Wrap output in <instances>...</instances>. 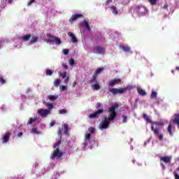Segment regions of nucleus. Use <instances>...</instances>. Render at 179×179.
Segmentation results:
<instances>
[{"instance_id": "1", "label": "nucleus", "mask_w": 179, "mask_h": 179, "mask_svg": "<svg viewBox=\"0 0 179 179\" xmlns=\"http://www.w3.org/2000/svg\"><path fill=\"white\" fill-rule=\"evenodd\" d=\"M143 118L145 120V121H146V122H148L149 124H152L151 131H152V132L156 136H158V139H159V141H163V138H164L163 134H160V130L159 129V128L157 127L155 128V126H154V125L162 126L163 125V123L160 122L152 121V120L149 118V116H148L146 113L143 114Z\"/></svg>"}, {"instance_id": "2", "label": "nucleus", "mask_w": 179, "mask_h": 179, "mask_svg": "<svg viewBox=\"0 0 179 179\" xmlns=\"http://www.w3.org/2000/svg\"><path fill=\"white\" fill-rule=\"evenodd\" d=\"M59 145H61V141H59L58 142L55 143L54 148L55 150L53 151V153L52 155V159H57V160H58V159H61V157L64 156V152L59 150Z\"/></svg>"}, {"instance_id": "3", "label": "nucleus", "mask_w": 179, "mask_h": 179, "mask_svg": "<svg viewBox=\"0 0 179 179\" xmlns=\"http://www.w3.org/2000/svg\"><path fill=\"white\" fill-rule=\"evenodd\" d=\"M132 89V86L128 85L126 87L123 88H108V92L112 93V94L115 95V94H122V93H125L127 92V90H131Z\"/></svg>"}, {"instance_id": "4", "label": "nucleus", "mask_w": 179, "mask_h": 179, "mask_svg": "<svg viewBox=\"0 0 179 179\" xmlns=\"http://www.w3.org/2000/svg\"><path fill=\"white\" fill-rule=\"evenodd\" d=\"M118 105L112 106L109 108V113H110L107 118V120L110 122V121H114L115 117H117V112L115 111L116 108H118Z\"/></svg>"}, {"instance_id": "5", "label": "nucleus", "mask_w": 179, "mask_h": 179, "mask_svg": "<svg viewBox=\"0 0 179 179\" xmlns=\"http://www.w3.org/2000/svg\"><path fill=\"white\" fill-rule=\"evenodd\" d=\"M103 113H104V109H103V108L99 109L98 110L95 111L94 113H90L88 115V118H90V120L99 118L100 117V114H103Z\"/></svg>"}, {"instance_id": "6", "label": "nucleus", "mask_w": 179, "mask_h": 179, "mask_svg": "<svg viewBox=\"0 0 179 179\" xmlns=\"http://www.w3.org/2000/svg\"><path fill=\"white\" fill-rule=\"evenodd\" d=\"M110 127V122L107 120V117H105L99 125V128L101 131L103 129H107Z\"/></svg>"}, {"instance_id": "7", "label": "nucleus", "mask_w": 179, "mask_h": 179, "mask_svg": "<svg viewBox=\"0 0 179 179\" xmlns=\"http://www.w3.org/2000/svg\"><path fill=\"white\" fill-rule=\"evenodd\" d=\"M80 17H83V14H78V13L74 14V15H71V17L69 20V23H73L75 22V20H78V19H80Z\"/></svg>"}, {"instance_id": "8", "label": "nucleus", "mask_w": 179, "mask_h": 179, "mask_svg": "<svg viewBox=\"0 0 179 179\" xmlns=\"http://www.w3.org/2000/svg\"><path fill=\"white\" fill-rule=\"evenodd\" d=\"M172 122L175 124L179 128V113H175L173 115V118L172 119Z\"/></svg>"}, {"instance_id": "9", "label": "nucleus", "mask_w": 179, "mask_h": 179, "mask_svg": "<svg viewBox=\"0 0 179 179\" xmlns=\"http://www.w3.org/2000/svg\"><path fill=\"white\" fill-rule=\"evenodd\" d=\"M172 157L170 156H164L160 157V162H164L165 164H167L171 162Z\"/></svg>"}, {"instance_id": "10", "label": "nucleus", "mask_w": 179, "mask_h": 179, "mask_svg": "<svg viewBox=\"0 0 179 179\" xmlns=\"http://www.w3.org/2000/svg\"><path fill=\"white\" fill-rule=\"evenodd\" d=\"M46 107L48 109L45 110V115H48V114L51 113V110H52V108H54V104L50 103H46Z\"/></svg>"}, {"instance_id": "11", "label": "nucleus", "mask_w": 179, "mask_h": 179, "mask_svg": "<svg viewBox=\"0 0 179 179\" xmlns=\"http://www.w3.org/2000/svg\"><path fill=\"white\" fill-rule=\"evenodd\" d=\"M67 36H69V37H71V41L72 43H73V44H77L78 38H76V36H75V34H73V33L68 32Z\"/></svg>"}, {"instance_id": "12", "label": "nucleus", "mask_w": 179, "mask_h": 179, "mask_svg": "<svg viewBox=\"0 0 179 179\" xmlns=\"http://www.w3.org/2000/svg\"><path fill=\"white\" fill-rule=\"evenodd\" d=\"M48 38L46 39V43H54L55 40V36L50 35V34H47Z\"/></svg>"}, {"instance_id": "13", "label": "nucleus", "mask_w": 179, "mask_h": 179, "mask_svg": "<svg viewBox=\"0 0 179 179\" xmlns=\"http://www.w3.org/2000/svg\"><path fill=\"white\" fill-rule=\"evenodd\" d=\"M118 83H121V79H113L109 82V86H114V85H117Z\"/></svg>"}, {"instance_id": "14", "label": "nucleus", "mask_w": 179, "mask_h": 179, "mask_svg": "<svg viewBox=\"0 0 179 179\" xmlns=\"http://www.w3.org/2000/svg\"><path fill=\"white\" fill-rule=\"evenodd\" d=\"M10 136V132H6L4 136L2 137V139L4 143H6V142H9V137Z\"/></svg>"}, {"instance_id": "15", "label": "nucleus", "mask_w": 179, "mask_h": 179, "mask_svg": "<svg viewBox=\"0 0 179 179\" xmlns=\"http://www.w3.org/2000/svg\"><path fill=\"white\" fill-rule=\"evenodd\" d=\"M137 92L138 94H140V96H143V97H144V96H146V94H148V93H146L145 90H142V88L141 87L137 88Z\"/></svg>"}, {"instance_id": "16", "label": "nucleus", "mask_w": 179, "mask_h": 179, "mask_svg": "<svg viewBox=\"0 0 179 179\" xmlns=\"http://www.w3.org/2000/svg\"><path fill=\"white\" fill-rule=\"evenodd\" d=\"M167 131L169 132L170 136H174V134H173V125H171V124H169Z\"/></svg>"}, {"instance_id": "17", "label": "nucleus", "mask_w": 179, "mask_h": 179, "mask_svg": "<svg viewBox=\"0 0 179 179\" xmlns=\"http://www.w3.org/2000/svg\"><path fill=\"white\" fill-rule=\"evenodd\" d=\"M22 41H29L31 38V35L30 34L24 35L21 37Z\"/></svg>"}, {"instance_id": "18", "label": "nucleus", "mask_w": 179, "mask_h": 179, "mask_svg": "<svg viewBox=\"0 0 179 179\" xmlns=\"http://www.w3.org/2000/svg\"><path fill=\"white\" fill-rule=\"evenodd\" d=\"M120 48H122L124 52H129L131 51V47L128 45H120Z\"/></svg>"}, {"instance_id": "19", "label": "nucleus", "mask_w": 179, "mask_h": 179, "mask_svg": "<svg viewBox=\"0 0 179 179\" xmlns=\"http://www.w3.org/2000/svg\"><path fill=\"white\" fill-rule=\"evenodd\" d=\"M109 8H110V10L112 11V13H113V15L118 14V10H117V7L115 6H110Z\"/></svg>"}, {"instance_id": "20", "label": "nucleus", "mask_w": 179, "mask_h": 179, "mask_svg": "<svg viewBox=\"0 0 179 179\" xmlns=\"http://www.w3.org/2000/svg\"><path fill=\"white\" fill-rule=\"evenodd\" d=\"M38 120V118H37V117H36L34 118L30 117L27 122V125H31V124H33V122H36V121H37Z\"/></svg>"}, {"instance_id": "21", "label": "nucleus", "mask_w": 179, "mask_h": 179, "mask_svg": "<svg viewBox=\"0 0 179 179\" xmlns=\"http://www.w3.org/2000/svg\"><path fill=\"white\" fill-rule=\"evenodd\" d=\"M94 50H96L97 54H103V48L101 46H96L94 48Z\"/></svg>"}, {"instance_id": "22", "label": "nucleus", "mask_w": 179, "mask_h": 179, "mask_svg": "<svg viewBox=\"0 0 179 179\" xmlns=\"http://www.w3.org/2000/svg\"><path fill=\"white\" fill-rule=\"evenodd\" d=\"M91 87H92V89H93L94 90H100V89H101L100 85H99L98 83H96L95 84L92 85H91Z\"/></svg>"}, {"instance_id": "23", "label": "nucleus", "mask_w": 179, "mask_h": 179, "mask_svg": "<svg viewBox=\"0 0 179 179\" xmlns=\"http://www.w3.org/2000/svg\"><path fill=\"white\" fill-rule=\"evenodd\" d=\"M38 41V37L37 36H32L31 39L29 41V44H36L37 41Z\"/></svg>"}, {"instance_id": "24", "label": "nucleus", "mask_w": 179, "mask_h": 179, "mask_svg": "<svg viewBox=\"0 0 179 179\" xmlns=\"http://www.w3.org/2000/svg\"><path fill=\"white\" fill-rule=\"evenodd\" d=\"M38 114L44 118V117H45V110L41 108L38 109Z\"/></svg>"}, {"instance_id": "25", "label": "nucleus", "mask_w": 179, "mask_h": 179, "mask_svg": "<svg viewBox=\"0 0 179 179\" xmlns=\"http://www.w3.org/2000/svg\"><path fill=\"white\" fill-rule=\"evenodd\" d=\"M88 83H97V76L93 74L92 78L88 82Z\"/></svg>"}, {"instance_id": "26", "label": "nucleus", "mask_w": 179, "mask_h": 179, "mask_svg": "<svg viewBox=\"0 0 179 179\" xmlns=\"http://www.w3.org/2000/svg\"><path fill=\"white\" fill-rule=\"evenodd\" d=\"M83 26L86 29V30L90 31V25H89V22H87L86 20L83 22Z\"/></svg>"}, {"instance_id": "27", "label": "nucleus", "mask_w": 179, "mask_h": 179, "mask_svg": "<svg viewBox=\"0 0 179 179\" xmlns=\"http://www.w3.org/2000/svg\"><path fill=\"white\" fill-rule=\"evenodd\" d=\"M68 132H69V127L68 126V124H64L63 134L64 135H68Z\"/></svg>"}, {"instance_id": "28", "label": "nucleus", "mask_w": 179, "mask_h": 179, "mask_svg": "<svg viewBox=\"0 0 179 179\" xmlns=\"http://www.w3.org/2000/svg\"><path fill=\"white\" fill-rule=\"evenodd\" d=\"M48 99H49V100H50V101H55V100H57V99H58V96H57L55 95H48Z\"/></svg>"}, {"instance_id": "29", "label": "nucleus", "mask_w": 179, "mask_h": 179, "mask_svg": "<svg viewBox=\"0 0 179 179\" xmlns=\"http://www.w3.org/2000/svg\"><path fill=\"white\" fill-rule=\"evenodd\" d=\"M59 90L60 92H66V90H68V87H66V85H60Z\"/></svg>"}, {"instance_id": "30", "label": "nucleus", "mask_w": 179, "mask_h": 179, "mask_svg": "<svg viewBox=\"0 0 179 179\" xmlns=\"http://www.w3.org/2000/svg\"><path fill=\"white\" fill-rule=\"evenodd\" d=\"M62 131H64V128H62V127H59L57 134H58V135H59V136H60V139H59L60 142H61V139H62V136H61L62 135Z\"/></svg>"}, {"instance_id": "31", "label": "nucleus", "mask_w": 179, "mask_h": 179, "mask_svg": "<svg viewBox=\"0 0 179 179\" xmlns=\"http://www.w3.org/2000/svg\"><path fill=\"white\" fill-rule=\"evenodd\" d=\"M157 92L152 91L151 93L150 99H157Z\"/></svg>"}, {"instance_id": "32", "label": "nucleus", "mask_w": 179, "mask_h": 179, "mask_svg": "<svg viewBox=\"0 0 179 179\" xmlns=\"http://www.w3.org/2000/svg\"><path fill=\"white\" fill-rule=\"evenodd\" d=\"M148 2H150V5L154 6V5H157V2H159V0H148Z\"/></svg>"}, {"instance_id": "33", "label": "nucleus", "mask_w": 179, "mask_h": 179, "mask_svg": "<svg viewBox=\"0 0 179 179\" xmlns=\"http://www.w3.org/2000/svg\"><path fill=\"white\" fill-rule=\"evenodd\" d=\"M54 43H55V44L57 45H59V44H61L62 41H61V39L59 38H55V41H54Z\"/></svg>"}, {"instance_id": "34", "label": "nucleus", "mask_w": 179, "mask_h": 179, "mask_svg": "<svg viewBox=\"0 0 179 179\" xmlns=\"http://www.w3.org/2000/svg\"><path fill=\"white\" fill-rule=\"evenodd\" d=\"M54 85H55V86H56V87H58V86H59V85H61V80H59V79L55 80L54 82Z\"/></svg>"}, {"instance_id": "35", "label": "nucleus", "mask_w": 179, "mask_h": 179, "mask_svg": "<svg viewBox=\"0 0 179 179\" xmlns=\"http://www.w3.org/2000/svg\"><path fill=\"white\" fill-rule=\"evenodd\" d=\"M103 68H100L98 69L95 71V72L94 73V75H95L96 76H97V75H99V73H100V72L103 71Z\"/></svg>"}, {"instance_id": "36", "label": "nucleus", "mask_w": 179, "mask_h": 179, "mask_svg": "<svg viewBox=\"0 0 179 179\" xmlns=\"http://www.w3.org/2000/svg\"><path fill=\"white\" fill-rule=\"evenodd\" d=\"M52 73H54L53 71L48 69L46 70L47 76H51V75H52Z\"/></svg>"}, {"instance_id": "37", "label": "nucleus", "mask_w": 179, "mask_h": 179, "mask_svg": "<svg viewBox=\"0 0 179 179\" xmlns=\"http://www.w3.org/2000/svg\"><path fill=\"white\" fill-rule=\"evenodd\" d=\"M88 131L90 134H94V132H96V129L94 127H89Z\"/></svg>"}, {"instance_id": "38", "label": "nucleus", "mask_w": 179, "mask_h": 179, "mask_svg": "<svg viewBox=\"0 0 179 179\" xmlns=\"http://www.w3.org/2000/svg\"><path fill=\"white\" fill-rule=\"evenodd\" d=\"M69 65H71V66H73V65H75V59H70L69 60Z\"/></svg>"}, {"instance_id": "39", "label": "nucleus", "mask_w": 179, "mask_h": 179, "mask_svg": "<svg viewBox=\"0 0 179 179\" xmlns=\"http://www.w3.org/2000/svg\"><path fill=\"white\" fill-rule=\"evenodd\" d=\"M0 83L2 85H5L6 83V80L3 79V77L2 76H0Z\"/></svg>"}, {"instance_id": "40", "label": "nucleus", "mask_w": 179, "mask_h": 179, "mask_svg": "<svg viewBox=\"0 0 179 179\" xmlns=\"http://www.w3.org/2000/svg\"><path fill=\"white\" fill-rule=\"evenodd\" d=\"M66 113H68L66 109H61L59 110V114H66Z\"/></svg>"}, {"instance_id": "41", "label": "nucleus", "mask_w": 179, "mask_h": 179, "mask_svg": "<svg viewBox=\"0 0 179 179\" xmlns=\"http://www.w3.org/2000/svg\"><path fill=\"white\" fill-rule=\"evenodd\" d=\"M91 138H92V134H85V141H88Z\"/></svg>"}, {"instance_id": "42", "label": "nucleus", "mask_w": 179, "mask_h": 179, "mask_svg": "<svg viewBox=\"0 0 179 179\" xmlns=\"http://www.w3.org/2000/svg\"><path fill=\"white\" fill-rule=\"evenodd\" d=\"M60 76H62L63 79H65V78H66V71L60 73Z\"/></svg>"}, {"instance_id": "43", "label": "nucleus", "mask_w": 179, "mask_h": 179, "mask_svg": "<svg viewBox=\"0 0 179 179\" xmlns=\"http://www.w3.org/2000/svg\"><path fill=\"white\" fill-rule=\"evenodd\" d=\"M127 120H128V117L127 116H122V122L124 124L127 122Z\"/></svg>"}, {"instance_id": "44", "label": "nucleus", "mask_w": 179, "mask_h": 179, "mask_svg": "<svg viewBox=\"0 0 179 179\" xmlns=\"http://www.w3.org/2000/svg\"><path fill=\"white\" fill-rule=\"evenodd\" d=\"M62 52L64 55H68V54L69 53V50L68 49H63Z\"/></svg>"}, {"instance_id": "45", "label": "nucleus", "mask_w": 179, "mask_h": 179, "mask_svg": "<svg viewBox=\"0 0 179 179\" xmlns=\"http://www.w3.org/2000/svg\"><path fill=\"white\" fill-rule=\"evenodd\" d=\"M36 2V0H29L27 3V6H30V5H31V3H34Z\"/></svg>"}, {"instance_id": "46", "label": "nucleus", "mask_w": 179, "mask_h": 179, "mask_svg": "<svg viewBox=\"0 0 179 179\" xmlns=\"http://www.w3.org/2000/svg\"><path fill=\"white\" fill-rule=\"evenodd\" d=\"M173 175H174L175 179H179V175L176 171L173 172Z\"/></svg>"}, {"instance_id": "47", "label": "nucleus", "mask_w": 179, "mask_h": 179, "mask_svg": "<svg viewBox=\"0 0 179 179\" xmlns=\"http://www.w3.org/2000/svg\"><path fill=\"white\" fill-rule=\"evenodd\" d=\"M68 82H69V77H66L64 80V85H67Z\"/></svg>"}, {"instance_id": "48", "label": "nucleus", "mask_w": 179, "mask_h": 179, "mask_svg": "<svg viewBox=\"0 0 179 179\" xmlns=\"http://www.w3.org/2000/svg\"><path fill=\"white\" fill-rule=\"evenodd\" d=\"M31 132L32 134H38V132L37 131V129L36 128L32 129Z\"/></svg>"}, {"instance_id": "49", "label": "nucleus", "mask_w": 179, "mask_h": 179, "mask_svg": "<svg viewBox=\"0 0 179 179\" xmlns=\"http://www.w3.org/2000/svg\"><path fill=\"white\" fill-rule=\"evenodd\" d=\"M23 136V132L20 131V132H18L17 134V136L18 138H20V136Z\"/></svg>"}, {"instance_id": "50", "label": "nucleus", "mask_w": 179, "mask_h": 179, "mask_svg": "<svg viewBox=\"0 0 179 179\" xmlns=\"http://www.w3.org/2000/svg\"><path fill=\"white\" fill-rule=\"evenodd\" d=\"M110 2H113V0H107L105 3V5L107 6Z\"/></svg>"}, {"instance_id": "51", "label": "nucleus", "mask_w": 179, "mask_h": 179, "mask_svg": "<svg viewBox=\"0 0 179 179\" xmlns=\"http://www.w3.org/2000/svg\"><path fill=\"white\" fill-rule=\"evenodd\" d=\"M160 166H161V167L163 169V170H166V166L164 165V164L161 163V164H160Z\"/></svg>"}, {"instance_id": "52", "label": "nucleus", "mask_w": 179, "mask_h": 179, "mask_svg": "<svg viewBox=\"0 0 179 179\" xmlns=\"http://www.w3.org/2000/svg\"><path fill=\"white\" fill-rule=\"evenodd\" d=\"M101 107V104L100 103H96V108H100Z\"/></svg>"}, {"instance_id": "53", "label": "nucleus", "mask_w": 179, "mask_h": 179, "mask_svg": "<svg viewBox=\"0 0 179 179\" xmlns=\"http://www.w3.org/2000/svg\"><path fill=\"white\" fill-rule=\"evenodd\" d=\"M54 125H55V124L54 123V122H51L50 123V127H54Z\"/></svg>"}, {"instance_id": "54", "label": "nucleus", "mask_w": 179, "mask_h": 179, "mask_svg": "<svg viewBox=\"0 0 179 179\" xmlns=\"http://www.w3.org/2000/svg\"><path fill=\"white\" fill-rule=\"evenodd\" d=\"M63 68L64 69H68L69 67L67 65L63 64Z\"/></svg>"}, {"instance_id": "55", "label": "nucleus", "mask_w": 179, "mask_h": 179, "mask_svg": "<svg viewBox=\"0 0 179 179\" xmlns=\"http://www.w3.org/2000/svg\"><path fill=\"white\" fill-rule=\"evenodd\" d=\"M176 71H179V66H176Z\"/></svg>"}, {"instance_id": "56", "label": "nucleus", "mask_w": 179, "mask_h": 179, "mask_svg": "<svg viewBox=\"0 0 179 179\" xmlns=\"http://www.w3.org/2000/svg\"><path fill=\"white\" fill-rule=\"evenodd\" d=\"M141 8H142V6H138V10H139V9H141Z\"/></svg>"}, {"instance_id": "57", "label": "nucleus", "mask_w": 179, "mask_h": 179, "mask_svg": "<svg viewBox=\"0 0 179 179\" xmlns=\"http://www.w3.org/2000/svg\"><path fill=\"white\" fill-rule=\"evenodd\" d=\"M43 104H45V101H43Z\"/></svg>"}, {"instance_id": "58", "label": "nucleus", "mask_w": 179, "mask_h": 179, "mask_svg": "<svg viewBox=\"0 0 179 179\" xmlns=\"http://www.w3.org/2000/svg\"><path fill=\"white\" fill-rule=\"evenodd\" d=\"M171 73H174V70H172V71H171Z\"/></svg>"}, {"instance_id": "59", "label": "nucleus", "mask_w": 179, "mask_h": 179, "mask_svg": "<svg viewBox=\"0 0 179 179\" xmlns=\"http://www.w3.org/2000/svg\"><path fill=\"white\" fill-rule=\"evenodd\" d=\"M85 146H86V145H87V144L86 143V141H85Z\"/></svg>"}, {"instance_id": "60", "label": "nucleus", "mask_w": 179, "mask_h": 179, "mask_svg": "<svg viewBox=\"0 0 179 179\" xmlns=\"http://www.w3.org/2000/svg\"><path fill=\"white\" fill-rule=\"evenodd\" d=\"M8 1H9V2H10L11 0H8Z\"/></svg>"}, {"instance_id": "61", "label": "nucleus", "mask_w": 179, "mask_h": 179, "mask_svg": "<svg viewBox=\"0 0 179 179\" xmlns=\"http://www.w3.org/2000/svg\"><path fill=\"white\" fill-rule=\"evenodd\" d=\"M129 1H131V0H129Z\"/></svg>"}]
</instances>
